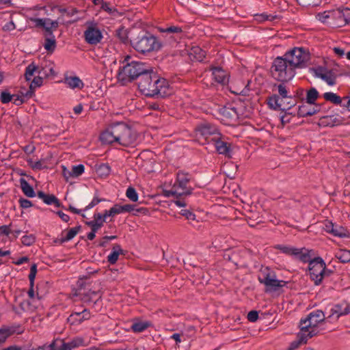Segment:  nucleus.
Segmentation results:
<instances>
[{
  "mask_svg": "<svg viewBox=\"0 0 350 350\" xmlns=\"http://www.w3.org/2000/svg\"><path fill=\"white\" fill-rule=\"evenodd\" d=\"M81 297V300L88 305H90L92 303L93 304V306L98 304L99 301H101L102 295L100 294L97 298L94 299L90 293H87L86 292L82 293V295H79Z\"/></svg>",
  "mask_w": 350,
  "mask_h": 350,
  "instance_id": "nucleus-40",
  "label": "nucleus"
},
{
  "mask_svg": "<svg viewBox=\"0 0 350 350\" xmlns=\"http://www.w3.org/2000/svg\"><path fill=\"white\" fill-rule=\"evenodd\" d=\"M93 221H85V224L89 227H93L98 230L103 226V223L105 222V219L103 220L101 217V213H94Z\"/></svg>",
  "mask_w": 350,
  "mask_h": 350,
  "instance_id": "nucleus-37",
  "label": "nucleus"
},
{
  "mask_svg": "<svg viewBox=\"0 0 350 350\" xmlns=\"http://www.w3.org/2000/svg\"><path fill=\"white\" fill-rule=\"evenodd\" d=\"M274 248L276 250H280L283 254H285L288 256H291L295 257V255L298 254L297 251H298V248L292 247L290 245H276L274 246Z\"/></svg>",
  "mask_w": 350,
  "mask_h": 350,
  "instance_id": "nucleus-39",
  "label": "nucleus"
},
{
  "mask_svg": "<svg viewBox=\"0 0 350 350\" xmlns=\"http://www.w3.org/2000/svg\"><path fill=\"white\" fill-rule=\"evenodd\" d=\"M135 206L136 204H126L121 205L120 204H116L113 208H115L116 215H118L124 212L131 213L135 208Z\"/></svg>",
  "mask_w": 350,
  "mask_h": 350,
  "instance_id": "nucleus-43",
  "label": "nucleus"
},
{
  "mask_svg": "<svg viewBox=\"0 0 350 350\" xmlns=\"http://www.w3.org/2000/svg\"><path fill=\"white\" fill-rule=\"evenodd\" d=\"M33 21L36 23L37 27H42L44 29V37L46 38H55L53 34V29L51 27H49V25H46V20L43 18H34Z\"/></svg>",
  "mask_w": 350,
  "mask_h": 350,
  "instance_id": "nucleus-26",
  "label": "nucleus"
},
{
  "mask_svg": "<svg viewBox=\"0 0 350 350\" xmlns=\"http://www.w3.org/2000/svg\"><path fill=\"white\" fill-rule=\"evenodd\" d=\"M297 103L295 98L292 95H290L288 96V98L282 100L281 103L279 102V104H281L280 109H278L276 111H288L295 107L297 105Z\"/></svg>",
  "mask_w": 350,
  "mask_h": 350,
  "instance_id": "nucleus-32",
  "label": "nucleus"
},
{
  "mask_svg": "<svg viewBox=\"0 0 350 350\" xmlns=\"http://www.w3.org/2000/svg\"><path fill=\"white\" fill-rule=\"evenodd\" d=\"M79 313H81V317L79 318V320L74 319L75 317L73 315L70 319H67V322L71 325H78L84 321L89 320L90 319V312L88 309L85 308L82 312H79Z\"/></svg>",
  "mask_w": 350,
  "mask_h": 350,
  "instance_id": "nucleus-31",
  "label": "nucleus"
},
{
  "mask_svg": "<svg viewBox=\"0 0 350 350\" xmlns=\"http://www.w3.org/2000/svg\"><path fill=\"white\" fill-rule=\"evenodd\" d=\"M298 4L303 7L308 6H318L321 3V0H297Z\"/></svg>",
  "mask_w": 350,
  "mask_h": 350,
  "instance_id": "nucleus-56",
  "label": "nucleus"
},
{
  "mask_svg": "<svg viewBox=\"0 0 350 350\" xmlns=\"http://www.w3.org/2000/svg\"><path fill=\"white\" fill-rule=\"evenodd\" d=\"M192 175L189 172L184 171H178L176 174V185H178V187L181 188L184 191L188 189L190 187H187V184L191 180Z\"/></svg>",
  "mask_w": 350,
  "mask_h": 350,
  "instance_id": "nucleus-19",
  "label": "nucleus"
},
{
  "mask_svg": "<svg viewBox=\"0 0 350 350\" xmlns=\"http://www.w3.org/2000/svg\"><path fill=\"white\" fill-rule=\"evenodd\" d=\"M152 326V324L150 321H142L137 319L133 323L131 329L135 333H140Z\"/></svg>",
  "mask_w": 350,
  "mask_h": 350,
  "instance_id": "nucleus-28",
  "label": "nucleus"
},
{
  "mask_svg": "<svg viewBox=\"0 0 350 350\" xmlns=\"http://www.w3.org/2000/svg\"><path fill=\"white\" fill-rule=\"evenodd\" d=\"M40 67L37 66L34 62L29 64L25 68L24 77L26 81H29L31 77L34 75L36 72H38Z\"/></svg>",
  "mask_w": 350,
  "mask_h": 350,
  "instance_id": "nucleus-41",
  "label": "nucleus"
},
{
  "mask_svg": "<svg viewBox=\"0 0 350 350\" xmlns=\"http://www.w3.org/2000/svg\"><path fill=\"white\" fill-rule=\"evenodd\" d=\"M100 4L101 5L100 9L112 16L118 17L122 14V12H119L116 7L112 6L111 3L109 1H104L102 0Z\"/></svg>",
  "mask_w": 350,
  "mask_h": 350,
  "instance_id": "nucleus-30",
  "label": "nucleus"
},
{
  "mask_svg": "<svg viewBox=\"0 0 350 350\" xmlns=\"http://www.w3.org/2000/svg\"><path fill=\"white\" fill-rule=\"evenodd\" d=\"M237 256V254L235 252L232 251L231 249H228L224 251L223 258L225 260L232 262L236 266V269H238V263L234 261Z\"/></svg>",
  "mask_w": 350,
  "mask_h": 350,
  "instance_id": "nucleus-50",
  "label": "nucleus"
},
{
  "mask_svg": "<svg viewBox=\"0 0 350 350\" xmlns=\"http://www.w3.org/2000/svg\"><path fill=\"white\" fill-rule=\"evenodd\" d=\"M43 46L44 49L46 51L48 54H52L56 47H57V42L55 38H44V42L43 44Z\"/></svg>",
  "mask_w": 350,
  "mask_h": 350,
  "instance_id": "nucleus-42",
  "label": "nucleus"
},
{
  "mask_svg": "<svg viewBox=\"0 0 350 350\" xmlns=\"http://www.w3.org/2000/svg\"><path fill=\"white\" fill-rule=\"evenodd\" d=\"M129 32L127 29H124V27H121L118 28L116 31V35L120 40V41L123 44H127L130 42V40L129 39Z\"/></svg>",
  "mask_w": 350,
  "mask_h": 350,
  "instance_id": "nucleus-45",
  "label": "nucleus"
},
{
  "mask_svg": "<svg viewBox=\"0 0 350 350\" xmlns=\"http://www.w3.org/2000/svg\"><path fill=\"white\" fill-rule=\"evenodd\" d=\"M21 242L25 246H31L36 242V237L32 234L25 235L21 238Z\"/></svg>",
  "mask_w": 350,
  "mask_h": 350,
  "instance_id": "nucleus-58",
  "label": "nucleus"
},
{
  "mask_svg": "<svg viewBox=\"0 0 350 350\" xmlns=\"http://www.w3.org/2000/svg\"><path fill=\"white\" fill-rule=\"evenodd\" d=\"M345 120V119L341 116L338 117L334 115L324 116L319 119L318 125L319 126H328L332 128L336 126L342 125Z\"/></svg>",
  "mask_w": 350,
  "mask_h": 350,
  "instance_id": "nucleus-15",
  "label": "nucleus"
},
{
  "mask_svg": "<svg viewBox=\"0 0 350 350\" xmlns=\"http://www.w3.org/2000/svg\"><path fill=\"white\" fill-rule=\"evenodd\" d=\"M195 131L197 135H199L204 137L206 140H208L211 135L214 137L220 133L219 130L216 126L208 122L197 125L195 128Z\"/></svg>",
  "mask_w": 350,
  "mask_h": 350,
  "instance_id": "nucleus-13",
  "label": "nucleus"
},
{
  "mask_svg": "<svg viewBox=\"0 0 350 350\" xmlns=\"http://www.w3.org/2000/svg\"><path fill=\"white\" fill-rule=\"evenodd\" d=\"M38 75H41V76H42L43 78L47 79L50 76H55L56 73L53 68H50L49 71H46L45 68L40 67L38 70Z\"/></svg>",
  "mask_w": 350,
  "mask_h": 350,
  "instance_id": "nucleus-59",
  "label": "nucleus"
},
{
  "mask_svg": "<svg viewBox=\"0 0 350 350\" xmlns=\"http://www.w3.org/2000/svg\"><path fill=\"white\" fill-rule=\"evenodd\" d=\"M332 234L340 238L350 237L349 232L346 228L336 224H335L334 228H332Z\"/></svg>",
  "mask_w": 350,
  "mask_h": 350,
  "instance_id": "nucleus-44",
  "label": "nucleus"
},
{
  "mask_svg": "<svg viewBox=\"0 0 350 350\" xmlns=\"http://www.w3.org/2000/svg\"><path fill=\"white\" fill-rule=\"evenodd\" d=\"M21 188L24 195L28 198H34L37 196L33 187L23 178L19 180Z\"/></svg>",
  "mask_w": 350,
  "mask_h": 350,
  "instance_id": "nucleus-25",
  "label": "nucleus"
},
{
  "mask_svg": "<svg viewBox=\"0 0 350 350\" xmlns=\"http://www.w3.org/2000/svg\"><path fill=\"white\" fill-rule=\"evenodd\" d=\"M342 10V18L345 25L350 24V8H343Z\"/></svg>",
  "mask_w": 350,
  "mask_h": 350,
  "instance_id": "nucleus-62",
  "label": "nucleus"
},
{
  "mask_svg": "<svg viewBox=\"0 0 350 350\" xmlns=\"http://www.w3.org/2000/svg\"><path fill=\"white\" fill-rule=\"evenodd\" d=\"M225 137L220 133L210 139L219 154H223L228 159L232 158V144L224 140Z\"/></svg>",
  "mask_w": 350,
  "mask_h": 350,
  "instance_id": "nucleus-10",
  "label": "nucleus"
},
{
  "mask_svg": "<svg viewBox=\"0 0 350 350\" xmlns=\"http://www.w3.org/2000/svg\"><path fill=\"white\" fill-rule=\"evenodd\" d=\"M316 18L321 23L329 25V23H331L330 10L319 12Z\"/></svg>",
  "mask_w": 350,
  "mask_h": 350,
  "instance_id": "nucleus-51",
  "label": "nucleus"
},
{
  "mask_svg": "<svg viewBox=\"0 0 350 350\" xmlns=\"http://www.w3.org/2000/svg\"><path fill=\"white\" fill-rule=\"evenodd\" d=\"M260 271L263 277L258 276V280L260 284L265 285V293L277 292L281 288L282 282L276 278V273L274 271L266 267Z\"/></svg>",
  "mask_w": 350,
  "mask_h": 350,
  "instance_id": "nucleus-7",
  "label": "nucleus"
},
{
  "mask_svg": "<svg viewBox=\"0 0 350 350\" xmlns=\"http://www.w3.org/2000/svg\"><path fill=\"white\" fill-rule=\"evenodd\" d=\"M3 327H4V336H3L5 337V338L6 340H7V338L8 337H10V336L13 335L16 332L18 334H21L23 332V331H18V332L16 331V328H20L21 327L20 325H14V326H11V327H5V326H3Z\"/></svg>",
  "mask_w": 350,
  "mask_h": 350,
  "instance_id": "nucleus-52",
  "label": "nucleus"
},
{
  "mask_svg": "<svg viewBox=\"0 0 350 350\" xmlns=\"http://www.w3.org/2000/svg\"><path fill=\"white\" fill-rule=\"evenodd\" d=\"M180 214L188 220L195 221L196 219V215L191 211L187 209H183L180 212Z\"/></svg>",
  "mask_w": 350,
  "mask_h": 350,
  "instance_id": "nucleus-64",
  "label": "nucleus"
},
{
  "mask_svg": "<svg viewBox=\"0 0 350 350\" xmlns=\"http://www.w3.org/2000/svg\"><path fill=\"white\" fill-rule=\"evenodd\" d=\"M37 196L47 205L54 204L56 207L64 208L59 199L54 194L46 193L43 191H38Z\"/></svg>",
  "mask_w": 350,
  "mask_h": 350,
  "instance_id": "nucleus-20",
  "label": "nucleus"
},
{
  "mask_svg": "<svg viewBox=\"0 0 350 350\" xmlns=\"http://www.w3.org/2000/svg\"><path fill=\"white\" fill-rule=\"evenodd\" d=\"M310 70L314 72L315 77L325 81L329 85H334V80L331 79L330 77H328L327 73H325L327 71V68L325 67L321 66H319L316 68L311 67L310 68Z\"/></svg>",
  "mask_w": 350,
  "mask_h": 350,
  "instance_id": "nucleus-22",
  "label": "nucleus"
},
{
  "mask_svg": "<svg viewBox=\"0 0 350 350\" xmlns=\"http://www.w3.org/2000/svg\"><path fill=\"white\" fill-rule=\"evenodd\" d=\"M325 314L321 310L313 311L305 318L301 319V324H306L308 321H313V327H317L320 323L324 322Z\"/></svg>",
  "mask_w": 350,
  "mask_h": 350,
  "instance_id": "nucleus-17",
  "label": "nucleus"
},
{
  "mask_svg": "<svg viewBox=\"0 0 350 350\" xmlns=\"http://www.w3.org/2000/svg\"><path fill=\"white\" fill-rule=\"evenodd\" d=\"M120 254H124V251L121 248L119 244L113 245L112 252L107 256V261L111 265H114L118 260Z\"/></svg>",
  "mask_w": 350,
  "mask_h": 350,
  "instance_id": "nucleus-27",
  "label": "nucleus"
},
{
  "mask_svg": "<svg viewBox=\"0 0 350 350\" xmlns=\"http://www.w3.org/2000/svg\"><path fill=\"white\" fill-rule=\"evenodd\" d=\"M50 350H70L68 342L64 340L56 338L50 344Z\"/></svg>",
  "mask_w": 350,
  "mask_h": 350,
  "instance_id": "nucleus-35",
  "label": "nucleus"
},
{
  "mask_svg": "<svg viewBox=\"0 0 350 350\" xmlns=\"http://www.w3.org/2000/svg\"><path fill=\"white\" fill-rule=\"evenodd\" d=\"M126 196L133 202H136L138 200V193L133 187H128L126 191Z\"/></svg>",
  "mask_w": 350,
  "mask_h": 350,
  "instance_id": "nucleus-53",
  "label": "nucleus"
},
{
  "mask_svg": "<svg viewBox=\"0 0 350 350\" xmlns=\"http://www.w3.org/2000/svg\"><path fill=\"white\" fill-rule=\"evenodd\" d=\"M130 44L142 55L157 52L163 46L162 42L157 36L144 29H135L131 31Z\"/></svg>",
  "mask_w": 350,
  "mask_h": 350,
  "instance_id": "nucleus-2",
  "label": "nucleus"
},
{
  "mask_svg": "<svg viewBox=\"0 0 350 350\" xmlns=\"http://www.w3.org/2000/svg\"><path fill=\"white\" fill-rule=\"evenodd\" d=\"M335 257L342 263L350 262V250H340L336 254Z\"/></svg>",
  "mask_w": 350,
  "mask_h": 350,
  "instance_id": "nucleus-47",
  "label": "nucleus"
},
{
  "mask_svg": "<svg viewBox=\"0 0 350 350\" xmlns=\"http://www.w3.org/2000/svg\"><path fill=\"white\" fill-rule=\"evenodd\" d=\"M285 83L280 82V84L273 85V87L278 88V94H273L267 98V104L270 109L277 110L280 109L281 104H279V102L281 103L291 95Z\"/></svg>",
  "mask_w": 350,
  "mask_h": 350,
  "instance_id": "nucleus-8",
  "label": "nucleus"
},
{
  "mask_svg": "<svg viewBox=\"0 0 350 350\" xmlns=\"http://www.w3.org/2000/svg\"><path fill=\"white\" fill-rule=\"evenodd\" d=\"M95 170L98 176L101 178L107 177L111 172V167L108 163H100L95 165Z\"/></svg>",
  "mask_w": 350,
  "mask_h": 350,
  "instance_id": "nucleus-38",
  "label": "nucleus"
},
{
  "mask_svg": "<svg viewBox=\"0 0 350 350\" xmlns=\"http://www.w3.org/2000/svg\"><path fill=\"white\" fill-rule=\"evenodd\" d=\"M331 23H329V25L333 27H342L345 26L343 20L342 18V10L341 8L336 10H330Z\"/></svg>",
  "mask_w": 350,
  "mask_h": 350,
  "instance_id": "nucleus-21",
  "label": "nucleus"
},
{
  "mask_svg": "<svg viewBox=\"0 0 350 350\" xmlns=\"http://www.w3.org/2000/svg\"><path fill=\"white\" fill-rule=\"evenodd\" d=\"M89 278V275L83 276V278H79L77 282V288L75 292V295L78 296L79 295H82V293L85 292L87 284L84 280H87Z\"/></svg>",
  "mask_w": 350,
  "mask_h": 350,
  "instance_id": "nucleus-48",
  "label": "nucleus"
},
{
  "mask_svg": "<svg viewBox=\"0 0 350 350\" xmlns=\"http://www.w3.org/2000/svg\"><path fill=\"white\" fill-rule=\"evenodd\" d=\"M324 260L321 256L313 258L312 261L310 262L308 266L310 278L314 282L315 286H319L322 283V271L323 270Z\"/></svg>",
  "mask_w": 350,
  "mask_h": 350,
  "instance_id": "nucleus-9",
  "label": "nucleus"
},
{
  "mask_svg": "<svg viewBox=\"0 0 350 350\" xmlns=\"http://www.w3.org/2000/svg\"><path fill=\"white\" fill-rule=\"evenodd\" d=\"M148 66L146 63L142 62L131 61V63L119 68L117 79L122 85L133 83L145 72Z\"/></svg>",
  "mask_w": 350,
  "mask_h": 350,
  "instance_id": "nucleus-4",
  "label": "nucleus"
},
{
  "mask_svg": "<svg viewBox=\"0 0 350 350\" xmlns=\"http://www.w3.org/2000/svg\"><path fill=\"white\" fill-rule=\"evenodd\" d=\"M212 75L215 82L223 85L228 83L229 75L221 66H211Z\"/></svg>",
  "mask_w": 350,
  "mask_h": 350,
  "instance_id": "nucleus-16",
  "label": "nucleus"
},
{
  "mask_svg": "<svg viewBox=\"0 0 350 350\" xmlns=\"http://www.w3.org/2000/svg\"><path fill=\"white\" fill-rule=\"evenodd\" d=\"M193 191V187H189L186 191L178 193L176 196V200H174V203L180 207H185L187 205V202H186V197L192 194Z\"/></svg>",
  "mask_w": 350,
  "mask_h": 350,
  "instance_id": "nucleus-23",
  "label": "nucleus"
},
{
  "mask_svg": "<svg viewBox=\"0 0 350 350\" xmlns=\"http://www.w3.org/2000/svg\"><path fill=\"white\" fill-rule=\"evenodd\" d=\"M138 79V90L146 97L165 98L172 94L168 81L158 76L150 66H148Z\"/></svg>",
  "mask_w": 350,
  "mask_h": 350,
  "instance_id": "nucleus-1",
  "label": "nucleus"
},
{
  "mask_svg": "<svg viewBox=\"0 0 350 350\" xmlns=\"http://www.w3.org/2000/svg\"><path fill=\"white\" fill-rule=\"evenodd\" d=\"M81 230V226L78 225L74 228L68 229L67 233L65 237H63L66 241L68 242L72 240Z\"/></svg>",
  "mask_w": 350,
  "mask_h": 350,
  "instance_id": "nucleus-49",
  "label": "nucleus"
},
{
  "mask_svg": "<svg viewBox=\"0 0 350 350\" xmlns=\"http://www.w3.org/2000/svg\"><path fill=\"white\" fill-rule=\"evenodd\" d=\"M38 272L37 264L33 263L30 267V273L29 274V286H34V281L36 279V273Z\"/></svg>",
  "mask_w": 350,
  "mask_h": 350,
  "instance_id": "nucleus-57",
  "label": "nucleus"
},
{
  "mask_svg": "<svg viewBox=\"0 0 350 350\" xmlns=\"http://www.w3.org/2000/svg\"><path fill=\"white\" fill-rule=\"evenodd\" d=\"M296 74V69L289 64L288 61L282 56L276 57L270 68L272 78L280 82H288Z\"/></svg>",
  "mask_w": 350,
  "mask_h": 350,
  "instance_id": "nucleus-3",
  "label": "nucleus"
},
{
  "mask_svg": "<svg viewBox=\"0 0 350 350\" xmlns=\"http://www.w3.org/2000/svg\"><path fill=\"white\" fill-rule=\"evenodd\" d=\"M70 350L77 348L80 346H83L84 345V339L81 337H75L72 338L70 341L68 342Z\"/></svg>",
  "mask_w": 350,
  "mask_h": 350,
  "instance_id": "nucleus-55",
  "label": "nucleus"
},
{
  "mask_svg": "<svg viewBox=\"0 0 350 350\" xmlns=\"http://www.w3.org/2000/svg\"><path fill=\"white\" fill-rule=\"evenodd\" d=\"M319 97V93L315 88H310L306 91V102L308 105H318L316 100Z\"/></svg>",
  "mask_w": 350,
  "mask_h": 350,
  "instance_id": "nucleus-33",
  "label": "nucleus"
},
{
  "mask_svg": "<svg viewBox=\"0 0 350 350\" xmlns=\"http://www.w3.org/2000/svg\"><path fill=\"white\" fill-rule=\"evenodd\" d=\"M298 254L295 255V258L298 259L301 262L304 263H308L310 264V262L312 261V259L311 258L310 252H313L312 250H308V249L305 247L302 248H298V251H297Z\"/></svg>",
  "mask_w": 350,
  "mask_h": 350,
  "instance_id": "nucleus-24",
  "label": "nucleus"
},
{
  "mask_svg": "<svg viewBox=\"0 0 350 350\" xmlns=\"http://www.w3.org/2000/svg\"><path fill=\"white\" fill-rule=\"evenodd\" d=\"M219 112L224 117L230 120H236L239 116L237 109L234 107H228L224 106L219 109Z\"/></svg>",
  "mask_w": 350,
  "mask_h": 350,
  "instance_id": "nucleus-29",
  "label": "nucleus"
},
{
  "mask_svg": "<svg viewBox=\"0 0 350 350\" xmlns=\"http://www.w3.org/2000/svg\"><path fill=\"white\" fill-rule=\"evenodd\" d=\"M72 173L73 175V177H78L81 176L85 170V167L83 164H79L77 165H73L72 167Z\"/></svg>",
  "mask_w": 350,
  "mask_h": 350,
  "instance_id": "nucleus-60",
  "label": "nucleus"
},
{
  "mask_svg": "<svg viewBox=\"0 0 350 350\" xmlns=\"http://www.w3.org/2000/svg\"><path fill=\"white\" fill-rule=\"evenodd\" d=\"M129 126L124 122H113L100 133V140L103 144H111L118 140Z\"/></svg>",
  "mask_w": 350,
  "mask_h": 350,
  "instance_id": "nucleus-6",
  "label": "nucleus"
},
{
  "mask_svg": "<svg viewBox=\"0 0 350 350\" xmlns=\"http://www.w3.org/2000/svg\"><path fill=\"white\" fill-rule=\"evenodd\" d=\"M118 237L116 235L105 236L102 238L97 246L99 247H105L109 241L116 239Z\"/></svg>",
  "mask_w": 350,
  "mask_h": 350,
  "instance_id": "nucleus-63",
  "label": "nucleus"
},
{
  "mask_svg": "<svg viewBox=\"0 0 350 350\" xmlns=\"http://www.w3.org/2000/svg\"><path fill=\"white\" fill-rule=\"evenodd\" d=\"M103 33L97 27L96 23L92 22L84 31V38L85 42L92 45H96L100 43L103 39Z\"/></svg>",
  "mask_w": 350,
  "mask_h": 350,
  "instance_id": "nucleus-11",
  "label": "nucleus"
},
{
  "mask_svg": "<svg viewBox=\"0 0 350 350\" xmlns=\"http://www.w3.org/2000/svg\"><path fill=\"white\" fill-rule=\"evenodd\" d=\"M283 56L295 69L306 68L311 57L310 51L304 47H293L287 51Z\"/></svg>",
  "mask_w": 350,
  "mask_h": 350,
  "instance_id": "nucleus-5",
  "label": "nucleus"
},
{
  "mask_svg": "<svg viewBox=\"0 0 350 350\" xmlns=\"http://www.w3.org/2000/svg\"><path fill=\"white\" fill-rule=\"evenodd\" d=\"M15 97V94H11L7 90L1 92L0 100L3 104L9 103L12 101V98Z\"/></svg>",
  "mask_w": 350,
  "mask_h": 350,
  "instance_id": "nucleus-54",
  "label": "nucleus"
},
{
  "mask_svg": "<svg viewBox=\"0 0 350 350\" xmlns=\"http://www.w3.org/2000/svg\"><path fill=\"white\" fill-rule=\"evenodd\" d=\"M137 137V131L129 125L116 142L125 147L134 146Z\"/></svg>",
  "mask_w": 350,
  "mask_h": 350,
  "instance_id": "nucleus-12",
  "label": "nucleus"
},
{
  "mask_svg": "<svg viewBox=\"0 0 350 350\" xmlns=\"http://www.w3.org/2000/svg\"><path fill=\"white\" fill-rule=\"evenodd\" d=\"M323 97L326 101H329L334 105H342V102L345 100L344 97L341 98L337 94L332 92L324 93Z\"/></svg>",
  "mask_w": 350,
  "mask_h": 350,
  "instance_id": "nucleus-36",
  "label": "nucleus"
},
{
  "mask_svg": "<svg viewBox=\"0 0 350 350\" xmlns=\"http://www.w3.org/2000/svg\"><path fill=\"white\" fill-rule=\"evenodd\" d=\"M160 31L163 32V33H182L183 29L180 27L170 26V27H166L165 29H160Z\"/></svg>",
  "mask_w": 350,
  "mask_h": 350,
  "instance_id": "nucleus-61",
  "label": "nucleus"
},
{
  "mask_svg": "<svg viewBox=\"0 0 350 350\" xmlns=\"http://www.w3.org/2000/svg\"><path fill=\"white\" fill-rule=\"evenodd\" d=\"M65 83L72 89L81 90L84 86L83 82L77 76L66 77Z\"/></svg>",
  "mask_w": 350,
  "mask_h": 350,
  "instance_id": "nucleus-34",
  "label": "nucleus"
},
{
  "mask_svg": "<svg viewBox=\"0 0 350 350\" xmlns=\"http://www.w3.org/2000/svg\"><path fill=\"white\" fill-rule=\"evenodd\" d=\"M43 79V77L40 76V75H39L37 77H35L29 85V90H27V92H24L23 91H22V90H25V88L21 87V90H20V93L21 94V95L23 97H27V98H32L33 96H35L36 88L41 87L42 85Z\"/></svg>",
  "mask_w": 350,
  "mask_h": 350,
  "instance_id": "nucleus-18",
  "label": "nucleus"
},
{
  "mask_svg": "<svg viewBox=\"0 0 350 350\" xmlns=\"http://www.w3.org/2000/svg\"><path fill=\"white\" fill-rule=\"evenodd\" d=\"M156 101H150L146 103L147 108L150 110L162 111L165 109V105L161 102V98H157Z\"/></svg>",
  "mask_w": 350,
  "mask_h": 350,
  "instance_id": "nucleus-46",
  "label": "nucleus"
},
{
  "mask_svg": "<svg viewBox=\"0 0 350 350\" xmlns=\"http://www.w3.org/2000/svg\"><path fill=\"white\" fill-rule=\"evenodd\" d=\"M323 105V104L313 105L314 107H312L307 105L302 104L298 107L297 116L298 118H304L317 114L321 111Z\"/></svg>",
  "mask_w": 350,
  "mask_h": 350,
  "instance_id": "nucleus-14",
  "label": "nucleus"
}]
</instances>
